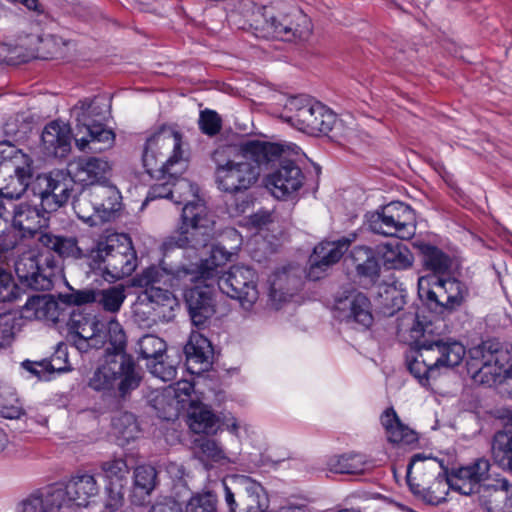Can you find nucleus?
<instances>
[{"label":"nucleus","mask_w":512,"mask_h":512,"mask_svg":"<svg viewBox=\"0 0 512 512\" xmlns=\"http://www.w3.org/2000/svg\"><path fill=\"white\" fill-rule=\"evenodd\" d=\"M172 178L173 202L184 203L182 223L178 237H169L163 243L164 251L174 247L184 249L205 248L214 236V221L209 215L204 201L198 196V187L188 179Z\"/></svg>","instance_id":"20e7f679"},{"label":"nucleus","mask_w":512,"mask_h":512,"mask_svg":"<svg viewBox=\"0 0 512 512\" xmlns=\"http://www.w3.org/2000/svg\"><path fill=\"white\" fill-rule=\"evenodd\" d=\"M351 258L355 264L358 275L370 283H374L379 277L380 266L374 252L365 246L355 247L351 252Z\"/></svg>","instance_id":"4c0bfd02"},{"label":"nucleus","mask_w":512,"mask_h":512,"mask_svg":"<svg viewBox=\"0 0 512 512\" xmlns=\"http://www.w3.org/2000/svg\"><path fill=\"white\" fill-rule=\"evenodd\" d=\"M224 237L230 238L233 240L234 245L230 246L229 249L226 247L217 244L208 247V244L205 248L199 247L195 249L199 252L200 260L198 263H201L202 260L209 259L208 265H213L211 256L213 250L216 248L224 249L229 253V258L224 263H221L216 268L215 279L210 283H201L198 282L200 290L209 292L210 297L212 298L211 290L215 284H217L219 290L226 294L228 297L232 299H236L239 301L240 305L249 310L257 301L259 297V292L256 286V273L253 269L245 266H233L222 276H219V267L225 265L229 262L236 251L241 245V236L235 229H228L224 232Z\"/></svg>","instance_id":"423d86ee"},{"label":"nucleus","mask_w":512,"mask_h":512,"mask_svg":"<svg viewBox=\"0 0 512 512\" xmlns=\"http://www.w3.org/2000/svg\"><path fill=\"white\" fill-rule=\"evenodd\" d=\"M376 252L387 269L405 270L414 263L411 250L399 241L380 244L377 246Z\"/></svg>","instance_id":"2f4dec72"},{"label":"nucleus","mask_w":512,"mask_h":512,"mask_svg":"<svg viewBox=\"0 0 512 512\" xmlns=\"http://www.w3.org/2000/svg\"><path fill=\"white\" fill-rule=\"evenodd\" d=\"M354 240L355 235H352V237H343L337 241H325L317 245L309 259L308 277L312 280L319 279L321 277L319 271L322 272L338 262Z\"/></svg>","instance_id":"a878e982"},{"label":"nucleus","mask_w":512,"mask_h":512,"mask_svg":"<svg viewBox=\"0 0 512 512\" xmlns=\"http://www.w3.org/2000/svg\"><path fill=\"white\" fill-rule=\"evenodd\" d=\"M492 454L499 466L512 472V415L504 429L495 434Z\"/></svg>","instance_id":"e433bc0d"},{"label":"nucleus","mask_w":512,"mask_h":512,"mask_svg":"<svg viewBox=\"0 0 512 512\" xmlns=\"http://www.w3.org/2000/svg\"><path fill=\"white\" fill-rule=\"evenodd\" d=\"M223 424L225 425L226 429L229 432L238 436L240 424L238 423L237 419L234 416L225 417Z\"/></svg>","instance_id":"0e129e2a"},{"label":"nucleus","mask_w":512,"mask_h":512,"mask_svg":"<svg viewBox=\"0 0 512 512\" xmlns=\"http://www.w3.org/2000/svg\"><path fill=\"white\" fill-rule=\"evenodd\" d=\"M21 329V317L17 312L0 314V349L9 347Z\"/></svg>","instance_id":"a18cd8bd"},{"label":"nucleus","mask_w":512,"mask_h":512,"mask_svg":"<svg viewBox=\"0 0 512 512\" xmlns=\"http://www.w3.org/2000/svg\"><path fill=\"white\" fill-rule=\"evenodd\" d=\"M112 426L117 437L125 442L136 438L139 432L134 415L127 412L121 413L118 417L114 418Z\"/></svg>","instance_id":"09e8293b"},{"label":"nucleus","mask_w":512,"mask_h":512,"mask_svg":"<svg viewBox=\"0 0 512 512\" xmlns=\"http://www.w3.org/2000/svg\"><path fill=\"white\" fill-rule=\"evenodd\" d=\"M73 209L78 218L90 226H96L104 222L100 221L99 206L94 201L91 187L83 189L74 199Z\"/></svg>","instance_id":"ea45409f"},{"label":"nucleus","mask_w":512,"mask_h":512,"mask_svg":"<svg viewBox=\"0 0 512 512\" xmlns=\"http://www.w3.org/2000/svg\"><path fill=\"white\" fill-rule=\"evenodd\" d=\"M194 384L181 380L162 389L153 398V406L158 416L165 420L178 417L181 411L188 410L189 428L197 434L214 433L218 429L219 419L212 410L203 403L192 399Z\"/></svg>","instance_id":"0eeeda50"},{"label":"nucleus","mask_w":512,"mask_h":512,"mask_svg":"<svg viewBox=\"0 0 512 512\" xmlns=\"http://www.w3.org/2000/svg\"><path fill=\"white\" fill-rule=\"evenodd\" d=\"M426 457L423 454H415L411 459V464H415L418 461L425 460Z\"/></svg>","instance_id":"774afa93"},{"label":"nucleus","mask_w":512,"mask_h":512,"mask_svg":"<svg viewBox=\"0 0 512 512\" xmlns=\"http://www.w3.org/2000/svg\"><path fill=\"white\" fill-rule=\"evenodd\" d=\"M142 161L150 176L182 173L188 161V150L182 135L170 127L160 128L147 138Z\"/></svg>","instance_id":"1a4fd4ad"},{"label":"nucleus","mask_w":512,"mask_h":512,"mask_svg":"<svg viewBox=\"0 0 512 512\" xmlns=\"http://www.w3.org/2000/svg\"><path fill=\"white\" fill-rule=\"evenodd\" d=\"M156 470L149 465H141L135 469L134 483L137 489L148 495L155 487Z\"/></svg>","instance_id":"603ef678"},{"label":"nucleus","mask_w":512,"mask_h":512,"mask_svg":"<svg viewBox=\"0 0 512 512\" xmlns=\"http://www.w3.org/2000/svg\"><path fill=\"white\" fill-rule=\"evenodd\" d=\"M97 301V291L84 290L77 291L69 296V302L75 305H82Z\"/></svg>","instance_id":"052dcab7"},{"label":"nucleus","mask_w":512,"mask_h":512,"mask_svg":"<svg viewBox=\"0 0 512 512\" xmlns=\"http://www.w3.org/2000/svg\"><path fill=\"white\" fill-rule=\"evenodd\" d=\"M99 492L95 477L76 474L65 483L38 489L25 497L17 512H68L73 507H86Z\"/></svg>","instance_id":"39448f33"},{"label":"nucleus","mask_w":512,"mask_h":512,"mask_svg":"<svg viewBox=\"0 0 512 512\" xmlns=\"http://www.w3.org/2000/svg\"><path fill=\"white\" fill-rule=\"evenodd\" d=\"M70 126L61 121H52L42 132V142L47 153L55 157H65L71 149Z\"/></svg>","instance_id":"c85d7f7f"},{"label":"nucleus","mask_w":512,"mask_h":512,"mask_svg":"<svg viewBox=\"0 0 512 512\" xmlns=\"http://www.w3.org/2000/svg\"><path fill=\"white\" fill-rule=\"evenodd\" d=\"M273 221V215L267 210H260L250 216V224L257 228L263 229Z\"/></svg>","instance_id":"680f3d73"},{"label":"nucleus","mask_w":512,"mask_h":512,"mask_svg":"<svg viewBox=\"0 0 512 512\" xmlns=\"http://www.w3.org/2000/svg\"><path fill=\"white\" fill-rule=\"evenodd\" d=\"M150 373L163 381L172 380L176 375V369L172 365H166L162 359L147 362Z\"/></svg>","instance_id":"13d9d810"},{"label":"nucleus","mask_w":512,"mask_h":512,"mask_svg":"<svg viewBox=\"0 0 512 512\" xmlns=\"http://www.w3.org/2000/svg\"><path fill=\"white\" fill-rule=\"evenodd\" d=\"M337 309L343 311L348 309L345 317L365 328L370 327L373 323L370 300L361 292H353L344 300H340L337 304Z\"/></svg>","instance_id":"473e14b6"},{"label":"nucleus","mask_w":512,"mask_h":512,"mask_svg":"<svg viewBox=\"0 0 512 512\" xmlns=\"http://www.w3.org/2000/svg\"><path fill=\"white\" fill-rule=\"evenodd\" d=\"M229 253L221 248L213 250L211 259L213 265H208L209 259L201 263H191L170 271L162 266H152L137 275L133 284L144 287L135 304L134 316L139 321H147L166 317V312L178 305L175 295L165 287L180 290L186 300L192 323L201 327L215 313L213 299L209 292L200 290L198 282L210 283L215 279V266L224 263Z\"/></svg>","instance_id":"f257e3e1"},{"label":"nucleus","mask_w":512,"mask_h":512,"mask_svg":"<svg viewBox=\"0 0 512 512\" xmlns=\"http://www.w3.org/2000/svg\"><path fill=\"white\" fill-rule=\"evenodd\" d=\"M300 155L301 149L298 147V153L287 154L271 165L272 167L275 163H280L279 168L269 173L265 178V186L275 198L291 199L302 188L305 176L294 163Z\"/></svg>","instance_id":"6ab92c4d"},{"label":"nucleus","mask_w":512,"mask_h":512,"mask_svg":"<svg viewBox=\"0 0 512 512\" xmlns=\"http://www.w3.org/2000/svg\"><path fill=\"white\" fill-rule=\"evenodd\" d=\"M152 177L158 178L161 182L154 184L148 193L147 201L160 199V198H169L173 201V196H175V192L172 191V178L173 176H170L169 174H154Z\"/></svg>","instance_id":"5fc2aeb1"},{"label":"nucleus","mask_w":512,"mask_h":512,"mask_svg":"<svg viewBox=\"0 0 512 512\" xmlns=\"http://www.w3.org/2000/svg\"><path fill=\"white\" fill-rule=\"evenodd\" d=\"M72 178L62 171L38 175L33 183L34 195L41 200L47 211H54L68 202L71 194Z\"/></svg>","instance_id":"4be33fe9"},{"label":"nucleus","mask_w":512,"mask_h":512,"mask_svg":"<svg viewBox=\"0 0 512 512\" xmlns=\"http://www.w3.org/2000/svg\"><path fill=\"white\" fill-rule=\"evenodd\" d=\"M66 339L80 352H86L89 348L99 349L106 344L118 351L126 347L124 329L114 318L98 320L82 314H73L68 322Z\"/></svg>","instance_id":"9d476101"},{"label":"nucleus","mask_w":512,"mask_h":512,"mask_svg":"<svg viewBox=\"0 0 512 512\" xmlns=\"http://www.w3.org/2000/svg\"><path fill=\"white\" fill-rule=\"evenodd\" d=\"M101 472L105 481V492L109 498L107 505L116 509L122 503L124 488L128 483V464L122 457H113L102 462Z\"/></svg>","instance_id":"b1692460"},{"label":"nucleus","mask_w":512,"mask_h":512,"mask_svg":"<svg viewBox=\"0 0 512 512\" xmlns=\"http://www.w3.org/2000/svg\"><path fill=\"white\" fill-rule=\"evenodd\" d=\"M486 504L490 512H512V486L504 478L491 479L486 489Z\"/></svg>","instance_id":"f704fd0d"},{"label":"nucleus","mask_w":512,"mask_h":512,"mask_svg":"<svg viewBox=\"0 0 512 512\" xmlns=\"http://www.w3.org/2000/svg\"><path fill=\"white\" fill-rule=\"evenodd\" d=\"M418 294L427 305L454 309L465 300L468 289L460 280L448 276H421L418 279Z\"/></svg>","instance_id":"f3484780"},{"label":"nucleus","mask_w":512,"mask_h":512,"mask_svg":"<svg viewBox=\"0 0 512 512\" xmlns=\"http://www.w3.org/2000/svg\"><path fill=\"white\" fill-rule=\"evenodd\" d=\"M278 512H307L304 506H287L281 507Z\"/></svg>","instance_id":"338daca9"},{"label":"nucleus","mask_w":512,"mask_h":512,"mask_svg":"<svg viewBox=\"0 0 512 512\" xmlns=\"http://www.w3.org/2000/svg\"><path fill=\"white\" fill-rule=\"evenodd\" d=\"M39 242L48 250L54 251L63 258H83L87 259V252H84L73 237L57 236L51 233H42Z\"/></svg>","instance_id":"c9c22d12"},{"label":"nucleus","mask_w":512,"mask_h":512,"mask_svg":"<svg viewBox=\"0 0 512 512\" xmlns=\"http://www.w3.org/2000/svg\"><path fill=\"white\" fill-rule=\"evenodd\" d=\"M110 173L111 164L101 157L78 158L68 165L73 182L90 187L105 183Z\"/></svg>","instance_id":"393cba45"},{"label":"nucleus","mask_w":512,"mask_h":512,"mask_svg":"<svg viewBox=\"0 0 512 512\" xmlns=\"http://www.w3.org/2000/svg\"><path fill=\"white\" fill-rule=\"evenodd\" d=\"M489 470L490 462L480 458L468 465L452 468L446 473V483L450 489L463 495L480 493L481 489L490 488Z\"/></svg>","instance_id":"aec40b11"},{"label":"nucleus","mask_w":512,"mask_h":512,"mask_svg":"<svg viewBox=\"0 0 512 512\" xmlns=\"http://www.w3.org/2000/svg\"><path fill=\"white\" fill-rule=\"evenodd\" d=\"M8 221L21 237H32L48 226V211L26 202L16 204L0 196V227Z\"/></svg>","instance_id":"a211bd4d"},{"label":"nucleus","mask_w":512,"mask_h":512,"mask_svg":"<svg viewBox=\"0 0 512 512\" xmlns=\"http://www.w3.org/2000/svg\"><path fill=\"white\" fill-rule=\"evenodd\" d=\"M139 352L143 359L153 362L163 358L166 351V343L163 339L155 335H145L139 342Z\"/></svg>","instance_id":"49530a36"},{"label":"nucleus","mask_w":512,"mask_h":512,"mask_svg":"<svg viewBox=\"0 0 512 512\" xmlns=\"http://www.w3.org/2000/svg\"><path fill=\"white\" fill-rule=\"evenodd\" d=\"M17 296L18 290L11 274L0 271V302L12 301Z\"/></svg>","instance_id":"4d7b16f0"},{"label":"nucleus","mask_w":512,"mask_h":512,"mask_svg":"<svg viewBox=\"0 0 512 512\" xmlns=\"http://www.w3.org/2000/svg\"><path fill=\"white\" fill-rule=\"evenodd\" d=\"M374 462L362 453L334 455L326 461V470L335 474H364L374 468Z\"/></svg>","instance_id":"7c9ffc66"},{"label":"nucleus","mask_w":512,"mask_h":512,"mask_svg":"<svg viewBox=\"0 0 512 512\" xmlns=\"http://www.w3.org/2000/svg\"><path fill=\"white\" fill-rule=\"evenodd\" d=\"M0 173L9 175V182L0 188L4 200L13 201L27 190L33 176L32 158L9 142H0Z\"/></svg>","instance_id":"4468645a"},{"label":"nucleus","mask_w":512,"mask_h":512,"mask_svg":"<svg viewBox=\"0 0 512 512\" xmlns=\"http://www.w3.org/2000/svg\"><path fill=\"white\" fill-rule=\"evenodd\" d=\"M57 303L46 296L30 297L22 308V317L28 320L57 319Z\"/></svg>","instance_id":"58836bf2"},{"label":"nucleus","mask_w":512,"mask_h":512,"mask_svg":"<svg viewBox=\"0 0 512 512\" xmlns=\"http://www.w3.org/2000/svg\"><path fill=\"white\" fill-rule=\"evenodd\" d=\"M200 130L209 136H214L221 130L222 120L220 116L213 110H203L199 116Z\"/></svg>","instance_id":"6e6d98bb"},{"label":"nucleus","mask_w":512,"mask_h":512,"mask_svg":"<svg viewBox=\"0 0 512 512\" xmlns=\"http://www.w3.org/2000/svg\"><path fill=\"white\" fill-rule=\"evenodd\" d=\"M10 440L6 431L0 427V454H2L9 446Z\"/></svg>","instance_id":"69168bd1"},{"label":"nucleus","mask_w":512,"mask_h":512,"mask_svg":"<svg viewBox=\"0 0 512 512\" xmlns=\"http://www.w3.org/2000/svg\"><path fill=\"white\" fill-rule=\"evenodd\" d=\"M319 104L309 99L291 97L287 99L279 117L297 130L308 133L318 124L313 121V116L315 105Z\"/></svg>","instance_id":"bb28decb"},{"label":"nucleus","mask_w":512,"mask_h":512,"mask_svg":"<svg viewBox=\"0 0 512 512\" xmlns=\"http://www.w3.org/2000/svg\"><path fill=\"white\" fill-rule=\"evenodd\" d=\"M167 472L170 475V477L173 479L181 480L185 476L184 467L181 464H177V463H170L167 466Z\"/></svg>","instance_id":"e2e57ef3"},{"label":"nucleus","mask_w":512,"mask_h":512,"mask_svg":"<svg viewBox=\"0 0 512 512\" xmlns=\"http://www.w3.org/2000/svg\"><path fill=\"white\" fill-rule=\"evenodd\" d=\"M336 120L335 113L325 105L322 103L315 105L313 121L318 124L315 129H309L308 134H328L333 129Z\"/></svg>","instance_id":"8fccbe9b"},{"label":"nucleus","mask_w":512,"mask_h":512,"mask_svg":"<svg viewBox=\"0 0 512 512\" xmlns=\"http://www.w3.org/2000/svg\"><path fill=\"white\" fill-rule=\"evenodd\" d=\"M467 371L477 383L488 386L512 380V359L494 340L482 342L468 352Z\"/></svg>","instance_id":"f8f14e48"},{"label":"nucleus","mask_w":512,"mask_h":512,"mask_svg":"<svg viewBox=\"0 0 512 512\" xmlns=\"http://www.w3.org/2000/svg\"><path fill=\"white\" fill-rule=\"evenodd\" d=\"M124 350L106 349L103 363L89 379V387L104 394H111L117 389L121 396H125L139 386L140 370Z\"/></svg>","instance_id":"9b49d317"},{"label":"nucleus","mask_w":512,"mask_h":512,"mask_svg":"<svg viewBox=\"0 0 512 512\" xmlns=\"http://www.w3.org/2000/svg\"><path fill=\"white\" fill-rule=\"evenodd\" d=\"M423 263L431 273L427 276L442 278L450 275L452 261L448 255L432 245L422 247Z\"/></svg>","instance_id":"a19ab883"},{"label":"nucleus","mask_w":512,"mask_h":512,"mask_svg":"<svg viewBox=\"0 0 512 512\" xmlns=\"http://www.w3.org/2000/svg\"><path fill=\"white\" fill-rule=\"evenodd\" d=\"M94 201L99 206L100 221H109L121 208V195L115 186L99 184L91 187Z\"/></svg>","instance_id":"72a5a7b5"},{"label":"nucleus","mask_w":512,"mask_h":512,"mask_svg":"<svg viewBox=\"0 0 512 512\" xmlns=\"http://www.w3.org/2000/svg\"><path fill=\"white\" fill-rule=\"evenodd\" d=\"M380 422L390 443L399 446H410L418 442V434L401 422L393 408L384 410Z\"/></svg>","instance_id":"c756f323"},{"label":"nucleus","mask_w":512,"mask_h":512,"mask_svg":"<svg viewBox=\"0 0 512 512\" xmlns=\"http://www.w3.org/2000/svg\"><path fill=\"white\" fill-rule=\"evenodd\" d=\"M25 415L23 401L17 390L10 385L0 386V417L10 420L20 419Z\"/></svg>","instance_id":"79ce46f5"},{"label":"nucleus","mask_w":512,"mask_h":512,"mask_svg":"<svg viewBox=\"0 0 512 512\" xmlns=\"http://www.w3.org/2000/svg\"><path fill=\"white\" fill-rule=\"evenodd\" d=\"M44 263L51 267L49 255L44 252L29 250L24 252L15 262V272L25 284L35 289H44L50 281L44 274Z\"/></svg>","instance_id":"5701e85b"},{"label":"nucleus","mask_w":512,"mask_h":512,"mask_svg":"<svg viewBox=\"0 0 512 512\" xmlns=\"http://www.w3.org/2000/svg\"><path fill=\"white\" fill-rule=\"evenodd\" d=\"M87 264L108 282L130 276L138 265L132 240L127 234L110 233L100 236L87 250Z\"/></svg>","instance_id":"6e6552de"},{"label":"nucleus","mask_w":512,"mask_h":512,"mask_svg":"<svg viewBox=\"0 0 512 512\" xmlns=\"http://www.w3.org/2000/svg\"><path fill=\"white\" fill-rule=\"evenodd\" d=\"M369 227L384 236L410 239L416 232L415 213L403 202H390L370 215Z\"/></svg>","instance_id":"2eb2a0df"},{"label":"nucleus","mask_w":512,"mask_h":512,"mask_svg":"<svg viewBox=\"0 0 512 512\" xmlns=\"http://www.w3.org/2000/svg\"><path fill=\"white\" fill-rule=\"evenodd\" d=\"M216 503V496L210 492L196 494L186 504L185 512H217Z\"/></svg>","instance_id":"864d4df0"},{"label":"nucleus","mask_w":512,"mask_h":512,"mask_svg":"<svg viewBox=\"0 0 512 512\" xmlns=\"http://www.w3.org/2000/svg\"><path fill=\"white\" fill-rule=\"evenodd\" d=\"M288 280V275L285 269L276 271L269 279L270 290L269 296L272 305L278 309L282 302L287 300V295L282 291L283 284Z\"/></svg>","instance_id":"3c124183"},{"label":"nucleus","mask_w":512,"mask_h":512,"mask_svg":"<svg viewBox=\"0 0 512 512\" xmlns=\"http://www.w3.org/2000/svg\"><path fill=\"white\" fill-rule=\"evenodd\" d=\"M59 359V357H54L51 361L25 360L21 363V367L26 370L32 377L47 381L50 380V377L54 372H65L70 369L66 364L58 365L56 362L59 361Z\"/></svg>","instance_id":"37998d69"},{"label":"nucleus","mask_w":512,"mask_h":512,"mask_svg":"<svg viewBox=\"0 0 512 512\" xmlns=\"http://www.w3.org/2000/svg\"><path fill=\"white\" fill-rule=\"evenodd\" d=\"M72 115L77 122L75 143L79 150H85L90 143H101L104 145V149L113 145L114 133L106 129L96 119L99 112L95 106V100L84 99L78 101L72 108Z\"/></svg>","instance_id":"dca6fc26"},{"label":"nucleus","mask_w":512,"mask_h":512,"mask_svg":"<svg viewBox=\"0 0 512 512\" xmlns=\"http://www.w3.org/2000/svg\"><path fill=\"white\" fill-rule=\"evenodd\" d=\"M256 16L254 29L258 37L283 41L306 40L312 33L310 18L298 9L278 15L264 9L263 12L259 10Z\"/></svg>","instance_id":"ddd939ff"},{"label":"nucleus","mask_w":512,"mask_h":512,"mask_svg":"<svg viewBox=\"0 0 512 512\" xmlns=\"http://www.w3.org/2000/svg\"><path fill=\"white\" fill-rule=\"evenodd\" d=\"M126 298L123 286H113L97 291V301L104 310L117 312Z\"/></svg>","instance_id":"de8ad7c7"},{"label":"nucleus","mask_w":512,"mask_h":512,"mask_svg":"<svg viewBox=\"0 0 512 512\" xmlns=\"http://www.w3.org/2000/svg\"><path fill=\"white\" fill-rule=\"evenodd\" d=\"M232 479L243 495L237 503L230 487L223 483L225 502L230 512H266L268 496L260 482L246 475H235Z\"/></svg>","instance_id":"412c9836"},{"label":"nucleus","mask_w":512,"mask_h":512,"mask_svg":"<svg viewBox=\"0 0 512 512\" xmlns=\"http://www.w3.org/2000/svg\"><path fill=\"white\" fill-rule=\"evenodd\" d=\"M184 352L187 370L191 374H200L210 367L212 346L210 341L199 332H191Z\"/></svg>","instance_id":"cd10ccee"},{"label":"nucleus","mask_w":512,"mask_h":512,"mask_svg":"<svg viewBox=\"0 0 512 512\" xmlns=\"http://www.w3.org/2000/svg\"><path fill=\"white\" fill-rule=\"evenodd\" d=\"M398 334L414 348L408 369L425 388H430L432 381L439 378L443 371L461 364L466 355L465 347L457 341L427 336L425 324L413 312L404 313L399 319Z\"/></svg>","instance_id":"7ed1b4c3"},{"label":"nucleus","mask_w":512,"mask_h":512,"mask_svg":"<svg viewBox=\"0 0 512 512\" xmlns=\"http://www.w3.org/2000/svg\"><path fill=\"white\" fill-rule=\"evenodd\" d=\"M378 295L381 299V309L385 316H393L405 304V296L394 285L379 287Z\"/></svg>","instance_id":"c03bdc74"},{"label":"nucleus","mask_w":512,"mask_h":512,"mask_svg":"<svg viewBox=\"0 0 512 512\" xmlns=\"http://www.w3.org/2000/svg\"><path fill=\"white\" fill-rule=\"evenodd\" d=\"M298 153L294 143L247 140L212 154L214 183L220 192L237 195L254 188L263 173L287 154Z\"/></svg>","instance_id":"f03ea898"},{"label":"nucleus","mask_w":512,"mask_h":512,"mask_svg":"<svg viewBox=\"0 0 512 512\" xmlns=\"http://www.w3.org/2000/svg\"><path fill=\"white\" fill-rule=\"evenodd\" d=\"M199 449L203 457H206L212 461H220L225 458L223 450L214 440H202L199 443Z\"/></svg>","instance_id":"bf43d9fd"}]
</instances>
